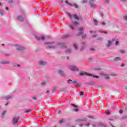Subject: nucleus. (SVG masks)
Returning a JSON list of instances; mask_svg holds the SVG:
<instances>
[{
    "instance_id": "f257e3e1",
    "label": "nucleus",
    "mask_w": 127,
    "mask_h": 127,
    "mask_svg": "<svg viewBox=\"0 0 127 127\" xmlns=\"http://www.w3.org/2000/svg\"><path fill=\"white\" fill-rule=\"evenodd\" d=\"M79 75H80V76H85V75H86V76H92L93 78H97V79H99V78H100V77L99 76L94 75L92 74L88 73H87L86 72H85V71L80 72Z\"/></svg>"
},
{
    "instance_id": "f03ea898",
    "label": "nucleus",
    "mask_w": 127,
    "mask_h": 127,
    "mask_svg": "<svg viewBox=\"0 0 127 127\" xmlns=\"http://www.w3.org/2000/svg\"><path fill=\"white\" fill-rule=\"evenodd\" d=\"M45 44L47 45V48H55L54 42L52 43H45Z\"/></svg>"
},
{
    "instance_id": "7ed1b4c3",
    "label": "nucleus",
    "mask_w": 127,
    "mask_h": 127,
    "mask_svg": "<svg viewBox=\"0 0 127 127\" xmlns=\"http://www.w3.org/2000/svg\"><path fill=\"white\" fill-rule=\"evenodd\" d=\"M65 3H67V4H68V5H70V6H74V7H75V8H77V7H78V6L76 4H72L70 2H69V1H68V0H66L65 1Z\"/></svg>"
},
{
    "instance_id": "20e7f679",
    "label": "nucleus",
    "mask_w": 127,
    "mask_h": 127,
    "mask_svg": "<svg viewBox=\"0 0 127 127\" xmlns=\"http://www.w3.org/2000/svg\"><path fill=\"white\" fill-rule=\"evenodd\" d=\"M70 18H74V19H76V20H79V17L77 14H70Z\"/></svg>"
},
{
    "instance_id": "39448f33",
    "label": "nucleus",
    "mask_w": 127,
    "mask_h": 127,
    "mask_svg": "<svg viewBox=\"0 0 127 127\" xmlns=\"http://www.w3.org/2000/svg\"><path fill=\"white\" fill-rule=\"evenodd\" d=\"M18 120H19V117H15L13 118V123L15 124L18 123Z\"/></svg>"
},
{
    "instance_id": "423d86ee",
    "label": "nucleus",
    "mask_w": 127,
    "mask_h": 127,
    "mask_svg": "<svg viewBox=\"0 0 127 127\" xmlns=\"http://www.w3.org/2000/svg\"><path fill=\"white\" fill-rule=\"evenodd\" d=\"M71 106H72V107H73V110L74 111V112H78L79 111V109L78 108V106L73 104H71Z\"/></svg>"
},
{
    "instance_id": "0eeeda50",
    "label": "nucleus",
    "mask_w": 127,
    "mask_h": 127,
    "mask_svg": "<svg viewBox=\"0 0 127 127\" xmlns=\"http://www.w3.org/2000/svg\"><path fill=\"white\" fill-rule=\"evenodd\" d=\"M59 48H61V49H63L64 48H66V47L65 46L64 44L59 43L58 44Z\"/></svg>"
},
{
    "instance_id": "6e6552de",
    "label": "nucleus",
    "mask_w": 127,
    "mask_h": 127,
    "mask_svg": "<svg viewBox=\"0 0 127 127\" xmlns=\"http://www.w3.org/2000/svg\"><path fill=\"white\" fill-rule=\"evenodd\" d=\"M35 37L37 40H44L45 38L44 37H38L35 35Z\"/></svg>"
},
{
    "instance_id": "1a4fd4ad",
    "label": "nucleus",
    "mask_w": 127,
    "mask_h": 127,
    "mask_svg": "<svg viewBox=\"0 0 127 127\" xmlns=\"http://www.w3.org/2000/svg\"><path fill=\"white\" fill-rule=\"evenodd\" d=\"M70 69L71 70V71H78V67H77V66H72L70 68Z\"/></svg>"
},
{
    "instance_id": "9d476101",
    "label": "nucleus",
    "mask_w": 127,
    "mask_h": 127,
    "mask_svg": "<svg viewBox=\"0 0 127 127\" xmlns=\"http://www.w3.org/2000/svg\"><path fill=\"white\" fill-rule=\"evenodd\" d=\"M46 64H47V63L45 62H43V61L39 62V65L44 66L46 65Z\"/></svg>"
},
{
    "instance_id": "9b49d317",
    "label": "nucleus",
    "mask_w": 127,
    "mask_h": 127,
    "mask_svg": "<svg viewBox=\"0 0 127 127\" xmlns=\"http://www.w3.org/2000/svg\"><path fill=\"white\" fill-rule=\"evenodd\" d=\"M17 18L19 21H23V17L19 15L17 17Z\"/></svg>"
},
{
    "instance_id": "f8f14e48",
    "label": "nucleus",
    "mask_w": 127,
    "mask_h": 127,
    "mask_svg": "<svg viewBox=\"0 0 127 127\" xmlns=\"http://www.w3.org/2000/svg\"><path fill=\"white\" fill-rule=\"evenodd\" d=\"M59 74H60V75H61L62 76H64V71L63 69H60L59 71Z\"/></svg>"
},
{
    "instance_id": "ddd939ff",
    "label": "nucleus",
    "mask_w": 127,
    "mask_h": 127,
    "mask_svg": "<svg viewBox=\"0 0 127 127\" xmlns=\"http://www.w3.org/2000/svg\"><path fill=\"white\" fill-rule=\"evenodd\" d=\"M114 61H120L121 58H120V56H117L114 59Z\"/></svg>"
},
{
    "instance_id": "4468645a",
    "label": "nucleus",
    "mask_w": 127,
    "mask_h": 127,
    "mask_svg": "<svg viewBox=\"0 0 127 127\" xmlns=\"http://www.w3.org/2000/svg\"><path fill=\"white\" fill-rule=\"evenodd\" d=\"M113 41H114V40H112V41H108V44L106 45L107 47H110Z\"/></svg>"
},
{
    "instance_id": "2eb2a0df",
    "label": "nucleus",
    "mask_w": 127,
    "mask_h": 127,
    "mask_svg": "<svg viewBox=\"0 0 127 127\" xmlns=\"http://www.w3.org/2000/svg\"><path fill=\"white\" fill-rule=\"evenodd\" d=\"M79 35H80V36H81V37H86V34H84V33L83 32H79Z\"/></svg>"
},
{
    "instance_id": "dca6fc26",
    "label": "nucleus",
    "mask_w": 127,
    "mask_h": 127,
    "mask_svg": "<svg viewBox=\"0 0 127 127\" xmlns=\"http://www.w3.org/2000/svg\"><path fill=\"white\" fill-rule=\"evenodd\" d=\"M18 51H23V47L20 46L17 48L16 49Z\"/></svg>"
},
{
    "instance_id": "f3484780",
    "label": "nucleus",
    "mask_w": 127,
    "mask_h": 127,
    "mask_svg": "<svg viewBox=\"0 0 127 127\" xmlns=\"http://www.w3.org/2000/svg\"><path fill=\"white\" fill-rule=\"evenodd\" d=\"M68 27H69V28H70V29H72V30H74V29H75V28L74 27V26H73V25H71V24H69L68 25Z\"/></svg>"
},
{
    "instance_id": "a211bd4d",
    "label": "nucleus",
    "mask_w": 127,
    "mask_h": 127,
    "mask_svg": "<svg viewBox=\"0 0 127 127\" xmlns=\"http://www.w3.org/2000/svg\"><path fill=\"white\" fill-rule=\"evenodd\" d=\"M73 47L75 48V50H78V45L76 44L73 45Z\"/></svg>"
},
{
    "instance_id": "6ab92c4d",
    "label": "nucleus",
    "mask_w": 127,
    "mask_h": 127,
    "mask_svg": "<svg viewBox=\"0 0 127 127\" xmlns=\"http://www.w3.org/2000/svg\"><path fill=\"white\" fill-rule=\"evenodd\" d=\"M7 112V111L6 110L3 111L2 114V115H1V117L3 118V116H4V115H5V114H6Z\"/></svg>"
},
{
    "instance_id": "aec40b11",
    "label": "nucleus",
    "mask_w": 127,
    "mask_h": 127,
    "mask_svg": "<svg viewBox=\"0 0 127 127\" xmlns=\"http://www.w3.org/2000/svg\"><path fill=\"white\" fill-rule=\"evenodd\" d=\"M90 6H91V8H94V7H96V5L95 4L91 3V4H90Z\"/></svg>"
},
{
    "instance_id": "412c9836",
    "label": "nucleus",
    "mask_w": 127,
    "mask_h": 127,
    "mask_svg": "<svg viewBox=\"0 0 127 127\" xmlns=\"http://www.w3.org/2000/svg\"><path fill=\"white\" fill-rule=\"evenodd\" d=\"M30 112H31V109H28L25 111V113L26 114H29V113H30Z\"/></svg>"
},
{
    "instance_id": "4be33fe9",
    "label": "nucleus",
    "mask_w": 127,
    "mask_h": 127,
    "mask_svg": "<svg viewBox=\"0 0 127 127\" xmlns=\"http://www.w3.org/2000/svg\"><path fill=\"white\" fill-rule=\"evenodd\" d=\"M104 79H106L107 80H109L110 79V76L108 75H104Z\"/></svg>"
},
{
    "instance_id": "5701e85b",
    "label": "nucleus",
    "mask_w": 127,
    "mask_h": 127,
    "mask_svg": "<svg viewBox=\"0 0 127 127\" xmlns=\"http://www.w3.org/2000/svg\"><path fill=\"white\" fill-rule=\"evenodd\" d=\"M72 23H73V25H79V22H78L77 21H76L73 22Z\"/></svg>"
},
{
    "instance_id": "b1692460",
    "label": "nucleus",
    "mask_w": 127,
    "mask_h": 127,
    "mask_svg": "<svg viewBox=\"0 0 127 127\" xmlns=\"http://www.w3.org/2000/svg\"><path fill=\"white\" fill-rule=\"evenodd\" d=\"M66 53H67V54H70V53H71V50L70 49H67L66 51Z\"/></svg>"
},
{
    "instance_id": "393cba45",
    "label": "nucleus",
    "mask_w": 127,
    "mask_h": 127,
    "mask_svg": "<svg viewBox=\"0 0 127 127\" xmlns=\"http://www.w3.org/2000/svg\"><path fill=\"white\" fill-rule=\"evenodd\" d=\"M82 121H83V120L82 119H77L75 120V122L76 123H79V122H82Z\"/></svg>"
},
{
    "instance_id": "a878e982",
    "label": "nucleus",
    "mask_w": 127,
    "mask_h": 127,
    "mask_svg": "<svg viewBox=\"0 0 127 127\" xmlns=\"http://www.w3.org/2000/svg\"><path fill=\"white\" fill-rule=\"evenodd\" d=\"M79 31H84V28L83 27H80L79 28Z\"/></svg>"
},
{
    "instance_id": "bb28decb",
    "label": "nucleus",
    "mask_w": 127,
    "mask_h": 127,
    "mask_svg": "<svg viewBox=\"0 0 127 127\" xmlns=\"http://www.w3.org/2000/svg\"><path fill=\"white\" fill-rule=\"evenodd\" d=\"M119 44H120V42H119V41H117L116 42V43H115V45H116V46H118V45Z\"/></svg>"
},
{
    "instance_id": "cd10ccee",
    "label": "nucleus",
    "mask_w": 127,
    "mask_h": 127,
    "mask_svg": "<svg viewBox=\"0 0 127 127\" xmlns=\"http://www.w3.org/2000/svg\"><path fill=\"white\" fill-rule=\"evenodd\" d=\"M59 123H60V124H62V123H64V119H63L60 120Z\"/></svg>"
},
{
    "instance_id": "c85d7f7f",
    "label": "nucleus",
    "mask_w": 127,
    "mask_h": 127,
    "mask_svg": "<svg viewBox=\"0 0 127 127\" xmlns=\"http://www.w3.org/2000/svg\"><path fill=\"white\" fill-rule=\"evenodd\" d=\"M79 95L80 96H83V95H84V92H83V91L79 92Z\"/></svg>"
},
{
    "instance_id": "c756f323",
    "label": "nucleus",
    "mask_w": 127,
    "mask_h": 127,
    "mask_svg": "<svg viewBox=\"0 0 127 127\" xmlns=\"http://www.w3.org/2000/svg\"><path fill=\"white\" fill-rule=\"evenodd\" d=\"M123 19H125V20H127V15H126L124 17H123Z\"/></svg>"
},
{
    "instance_id": "7c9ffc66",
    "label": "nucleus",
    "mask_w": 127,
    "mask_h": 127,
    "mask_svg": "<svg viewBox=\"0 0 127 127\" xmlns=\"http://www.w3.org/2000/svg\"><path fill=\"white\" fill-rule=\"evenodd\" d=\"M94 22L95 25H97V24L98 23V21H97V20H94Z\"/></svg>"
},
{
    "instance_id": "2f4dec72",
    "label": "nucleus",
    "mask_w": 127,
    "mask_h": 127,
    "mask_svg": "<svg viewBox=\"0 0 127 127\" xmlns=\"http://www.w3.org/2000/svg\"><path fill=\"white\" fill-rule=\"evenodd\" d=\"M71 82L73 83V84H75L77 83V80H72Z\"/></svg>"
},
{
    "instance_id": "473e14b6",
    "label": "nucleus",
    "mask_w": 127,
    "mask_h": 127,
    "mask_svg": "<svg viewBox=\"0 0 127 127\" xmlns=\"http://www.w3.org/2000/svg\"><path fill=\"white\" fill-rule=\"evenodd\" d=\"M0 14L1 15H3V12H2V11H1V10L0 9Z\"/></svg>"
},
{
    "instance_id": "72a5a7b5",
    "label": "nucleus",
    "mask_w": 127,
    "mask_h": 127,
    "mask_svg": "<svg viewBox=\"0 0 127 127\" xmlns=\"http://www.w3.org/2000/svg\"><path fill=\"white\" fill-rule=\"evenodd\" d=\"M121 54H124V53H126V52L124 50L120 51Z\"/></svg>"
},
{
    "instance_id": "f704fd0d",
    "label": "nucleus",
    "mask_w": 127,
    "mask_h": 127,
    "mask_svg": "<svg viewBox=\"0 0 127 127\" xmlns=\"http://www.w3.org/2000/svg\"><path fill=\"white\" fill-rule=\"evenodd\" d=\"M106 23L105 22H103L101 23V25H106Z\"/></svg>"
},
{
    "instance_id": "c9c22d12",
    "label": "nucleus",
    "mask_w": 127,
    "mask_h": 127,
    "mask_svg": "<svg viewBox=\"0 0 127 127\" xmlns=\"http://www.w3.org/2000/svg\"><path fill=\"white\" fill-rule=\"evenodd\" d=\"M89 50H90V51H95V49H94V48H90V49H89Z\"/></svg>"
},
{
    "instance_id": "e433bc0d",
    "label": "nucleus",
    "mask_w": 127,
    "mask_h": 127,
    "mask_svg": "<svg viewBox=\"0 0 127 127\" xmlns=\"http://www.w3.org/2000/svg\"><path fill=\"white\" fill-rule=\"evenodd\" d=\"M123 110H120L119 111V113H120V114H123Z\"/></svg>"
},
{
    "instance_id": "4c0bfd02",
    "label": "nucleus",
    "mask_w": 127,
    "mask_h": 127,
    "mask_svg": "<svg viewBox=\"0 0 127 127\" xmlns=\"http://www.w3.org/2000/svg\"><path fill=\"white\" fill-rule=\"evenodd\" d=\"M72 82V80H71V79H69V80H67V83H68V84H70V82Z\"/></svg>"
},
{
    "instance_id": "58836bf2",
    "label": "nucleus",
    "mask_w": 127,
    "mask_h": 127,
    "mask_svg": "<svg viewBox=\"0 0 127 127\" xmlns=\"http://www.w3.org/2000/svg\"><path fill=\"white\" fill-rule=\"evenodd\" d=\"M61 113H62V111L59 110V111H58V114H59V115H60V114H61Z\"/></svg>"
},
{
    "instance_id": "ea45409f",
    "label": "nucleus",
    "mask_w": 127,
    "mask_h": 127,
    "mask_svg": "<svg viewBox=\"0 0 127 127\" xmlns=\"http://www.w3.org/2000/svg\"><path fill=\"white\" fill-rule=\"evenodd\" d=\"M75 86H76V87H79V84L76 82V83H75Z\"/></svg>"
},
{
    "instance_id": "a19ab883",
    "label": "nucleus",
    "mask_w": 127,
    "mask_h": 127,
    "mask_svg": "<svg viewBox=\"0 0 127 127\" xmlns=\"http://www.w3.org/2000/svg\"><path fill=\"white\" fill-rule=\"evenodd\" d=\"M87 0H84L82 1L83 3H85L87 2Z\"/></svg>"
},
{
    "instance_id": "79ce46f5",
    "label": "nucleus",
    "mask_w": 127,
    "mask_h": 127,
    "mask_svg": "<svg viewBox=\"0 0 127 127\" xmlns=\"http://www.w3.org/2000/svg\"><path fill=\"white\" fill-rule=\"evenodd\" d=\"M95 70H100L101 69L100 68H94Z\"/></svg>"
},
{
    "instance_id": "37998d69",
    "label": "nucleus",
    "mask_w": 127,
    "mask_h": 127,
    "mask_svg": "<svg viewBox=\"0 0 127 127\" xmlns=\"http://www.w3.org/2000/svg\"><path fill=\"white\" fill-rule=\"evenodd\" d=\"M102 38H98L97 40H102Z\"/></svg>"
},
{
    "instance_id": "c03bdc74",
    "label": "nucleus",
    "mask_w": 127,
    "mask_h": 127,
    "mask_svg": "<svg viewBox=\"0 0 127 127\" xmlns=\"http://www.w3.org/2000/svg\"><path fill=\"white\" fill-rule=\"evenodd\" d=\"M11 98V97H9L8 98L6 97V98H5V99H6V100H8V99H10Z\"/></svg>"
},
{
    "instance_id": "a18cd8bd",
    "label": "nucleus",
    "mask_w": 127,
    "mask_h": 127,
    "mask_svg": "<svg viewBox=\"0 0 127 127\" xmlns=\"http://www.w3.org/2000/svg\"><path fill=\"white\" fill-rule=\"evenodd\" d=\"M122 67H124L125 66V64H122L121 65Z\"/></svg>"
},
{
    "instance_id": "49530a36",
    "label": "nucleus",
    "mask_w": 127,
    "mask_h": 127,
    "mask_svg": "<svg viewBox=\"0 0 127 127\" xmlns=\"http://www.w3.org/2000/svg\"><path fill=\"white\" fill-rule=\"evenodd\" d=\"M42 85H45V82H44V81L42 82Z\"/></svg>"
},
{
    "instance_id": "de8ad7c7",
    "label": "nucleus",
    "mask_w": 127,
    "mask_h": 127,
    "mask_svg": "<svg viewBox=\"0 0 127 127\" xmlns=\"http://www.w3.org/2000/svg\"><path fill=\"white\" fill-rule=\"evenodd\" d=\"M62 91H64V92H66V89L63 88L62 89Z\"/></svg>"
},
{
    "instance_id": "09e8293b",
    "label": "nucleus",
    "mask_w": 127,
    "mask_h": 127,
    "mask_svg": "<svg viewBox=\"0 0 127 127\" xmlns=\"http://www.w3.org/2000/svg\"><path fill=\"white\" fill-rule=\"evenodd\" d=\"M32 99H33V100H36V97H34L32 98Z\"/></svg>"
},
{
    "instance_id": "8fccbe9b",
    "label": "nucleus",
    "mask_w": 127,
    "mask_h": 127,
    "mask_svg": "<svg viewBox=\"0 0 127 127\" xmlns=\"http://www.w3.org/2000/svg\"><path fill=\"white\" fill-rule=\"evenodd\" d=\"M106 2H107L108 3H109V0H105Z\"/></svg>"
},
{
    "instance_id": "3c124183",
    "label": "nucleus",
    "mask_w": 127,
    "mask_h": 127,
    "mask_svg": "<svg viewBox=\"0 0 127 127\" xmlns=\"http://www.w3.org/2000/svg\"><path fill=\"white\" fill-rule=\"evenodd\" d=\"M124 109H125V110L127 109V106H126V107L124 106Z\"/></svg>"
},
{
    "instance_id": "603ef678",
    "label": "nucleus",
    "mask_w": 127,
    "mask_h": 127,
    "mask_svg": "<svg viewBox=\"0 0 127 127\" xmlns=\"http://www.w3.org/2000/svg\"><path fill=\"white\" fill-rule=\"evenodd\" d=\"M9 2H10V3L12 2V0H10L9 1Z\"/></svg>"
},
{
    "instance_id": "864d4df0",
    "label": "nucleus",
    "mask_w": 127,
    "mask_h": 127,
    "mask_svg": "<svg viewBox=\"0 0 127 127\" xmlns=\"http://www.w3.org/2000/svg\"><path fill=\"white\" fill-rule=\"evenodd\" d=\"M46 93H47V94H48V93H49V90H47Z\"/></svg>"
},
{
    "instance_id": "5fc2aeb1",
    "label": "nucleus",
    "mask_w": 127,
    "mask_h": 127,
    "mask_svg": "<svg viewBox=\"0 0 127 127\" xmlns=\"http://www.w3.org/2000/svg\"><path fill=\"white\" fill-rule=\"evenodd\" d=\"M110 112H106V114H107V115H109V114H110Z\"/></svg>"
},
{
    "instance_id": "6e6d98bb",
    "label": "nucleus",
    "mask_w": 127,
    "mask_h": 127,
    "mask_svg": "<svg viewBox=\"0 0 127 127\" xmlns=\"http://www.w3.org/2000/svg\"><path fill=\"white\" fill-rule=\"evenodd\" d=\"M127 0H121V1H127Z\"/></svg>"
},
{
    "instance_id": "4d7b16f0",
    "label": "nucleus",
    "mask_w": 127,
    "mask_h": 127,
    "mask_svg": "<svg viewBox=\"0 0 127 127\" xmlns=\"http://www.w3.org/2000/svg\"><path fill=\"white\" fill-rule=\"evenodd\" d=\"M92 37H93V38H94V37H96V35H93V36H92Z\"/></svg>"
},
{
    "instance_id": "13d9d810",
    "label": "nucleus",
    "mask_w": 127,
    "mask_h": 127,
    "mask_svg": "<svg viewBox=\"0 0 127 127\" xmlns=\"http://www.w3.org/2000/svg\"><path fill=\"white\" fill-rule=\"evenodd\" d=\"M17 67H20V65L18 64V65H17Z\"/></svg>"
},
{
    "instance_id": "bf43d9fd",
    "label": "nucleus",
    "mask_w": 127,
    "mask_h": 127,
    "mask_svg": "<svg viewBox=\"0 0 127 127\" xmlns=\"http://www.w3.org/2000/svg\"><path fill=\"white\" fill-rule=\"evenodd\" d=\"M7 105H8V103H7L5 104V106H7Z\"/></svg>"
},
{
    "instance_id": "052dcab7",
    "label": "nucleus",
    "mask_w": 127,
    "mask_h": 127,
    "mask_svg": "<svg viewBox=\"0 0 127 127\" xmlns=\"http://www.w3.org/2000/svg\"><path fill=\"white\" fill-rule=\"evenodd\" d=\"M1 45H2V46H4L5 45H4V44H2Z\"/></svg>"
},
{
    "instance_id": "680f3d73",
    "label": "nucleus",
    "mask_w": 127,
    "mask_h": 127,
    "mask_svg": "<svg viewBox=\"0 0 127 127\" xmlns=\"http://www.w3.org/2000/svg\"><path fill=\"white\" fill-rule=\"evenodd\" d=\"M125 89H126V90H127V86H125Z\"/></svg>"
},
{
    "instance_id": "e2e57ef3",
    "label": "nucleus",
    "mask_w": 127,
    "mask_h": 127,
    "mask_svg": "<svg viewBox=\"0 0 127 127\" xmlns=\"http://www.w3.org/2000/svg\"><path fill=\"white\" fill-rule=\"evenodd\" d=\"M5 9H6V10H8V8L7 7L5 8Z\"/></svg>"
},
{
    "instance_id": "0e129e2a",
    "label": "nucleus",
    "mask_w": 127,
    "mask_h": 127,
    "mask_svg": "<svg viewBox=\"0 0 127 127\" xmlns=\"http://www.w3.org/2000/svg\"><path fill=\"white\" fill-rule=\"evenodd\" d=\"M61 3H63V1H61Z\"/></svg>"
},
{
    "instance_id": "69168bd1",
    "label": "nucleus",
    "mask_w": 127,
    "mask_h": 127,
    "mask_svg": "<svg viewBox=\"0 0 127 127\" xmlns=\"http://www.w3.org/2000/svg\"><path fill=\"white\" fill-rule=\"evenodd\" d=\"M67 60L69 59V57H67Z\"/></svg>"
},
{
    "instance_id": "338daca9",
    "label": "nucleus",
    "mask_w": 127,
    "mask_h": 127,
    "mask_svg": "<svg viewBox=\"0 0 127 127\" xmlns=\"http://www.w3.org/2000/svg\"><path fill=\"white\" fill-rule=\"evenodd\" d=\"M126 118H127V117H123V119H126Z\"/></svg>"
},
{
    "instance_id": "774afa93",
    "label": "nucleus",
    "mask_w": 127,
    "mask_h": 127,
    "mask_svg": "<svg viewBox=\"0 0 127 127\" xmlns=\"http://www.w3.org/2000/svg\"><path fill=\"white\" fill-rule=\"evenodd\" d=\"M75 127V126H72V127Z\"/></svg>"
}]
</instances>
